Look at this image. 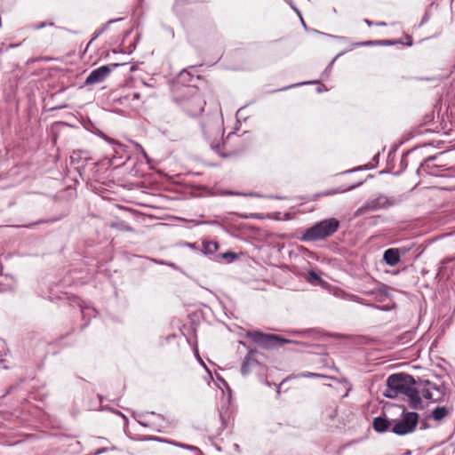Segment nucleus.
Wrapping results in <instances>:
<instances>
[{"mask_svg":"<svg viewBox=\"0 0 455 455\" xmlns=\"http://www.w3.org/2000/svg\"><path fill=\"white\" fill-rule=\"evenodd\" d=\"M415 379L412 376L405 373H395L387 379V387L383 392L384 396L391 399L400 395L409 398V405L412 409H421L422 401L419 392L415 387Z\"/></svg>","mask_w":455,"mask_h":455,"instance_id":"obj_1","label":"nucleus"},{"mask_svg":"<svg viewBox=\"0 0 455 455\" xmlns=\"http://www.w3.org/2000/svg\"><path fill=\"white\" fill-rule=\"evenodd\" d=\"M339 221L330 218L315 223L303 234L302 241H317L332 235L339 228Z\"/></svg>","mask_w":455,"mask_h":455,"instance_id":"obj_2","label":"nucleus"},{"mask_svg":"<svg viewBox=\"0 0 455 455\" xmlns=\"http://www.w3.org/2000/svg\"><path fill=\"white\" fill-rule=\"evenodd\" d=\"M419 421V414L413 411H402V418L392 419L393 427L391 431L398 435H404L413 432Z\"/></svg>","mask_w":455,"mask_h":455,"instance_id":"obj_3","label":"nucleus"},{"mask_svg":"<svg viewBox=\"0 0 455 455\" xmlns=\"http://www.w3.org/2000/svg\"><path fill=\"white\" fill-rule=\"evenodd\" d=\"M245 336L264 348H272L291 342L278 335L265 334L261 331H247Z\"/></svg>","mask_w":455,"mask_h":455,"instance_id":"obj_4","label":"nucleus"},{"mask_svg":"<svg viewBox=\"0 0 455 455\" xmlns=\"http://www.w3.org/2000/svg\"><path fill=\"white\" fill-rule=\"evenodd\" d=\"M398 204V200L395 198H389L384 195H380L378 197L368 201L364 206L359 208L356 211V215L362 214L366 211H377L379 209H386L394 206Z\"/></svg>","mask_w":455,"mask_h":455,"instance_id":"obj_5","label":"nucleus"},{"mask_svg":"<svg viewBox=\"0 0 455 455\" xmlns=\"http://www.w3.org/2000/svg\"><path fill=\"white\" fill-rule=\"evenodd\" d=\"M205 100L199 92H196L190 98L183 101L184 110L191 116H197L203 113L205 107Z\"/></svg>","mask_w":455,"mask_h":455,"instance_id":"obj_6","label":"nucleus"},{"mask_svg":"<svg viewBox=\"0 0 455 455\" xmlns=\"http://www.w3.org/2000/svg\"><path fill=\"white\" fill-rule=\"evenodd\" d=\"M119 65L118 63H112L93 69L86 77L84 84L91 85L103 82Z\"/></svg>","mask_w":455,"mask_h":455,"instance_id":"obj_7","label":"nucleus"},{"mask_svg":"<svg viewBox=\"0 0 455 455\" xmlns=\"http://www.w3.org/2000/svg\"><path fill=\"white\" fill-rule=\"evenodd\" d=\"M256 352V350L249 349L248 354L244 357L241 367V373L243 376L248 375L253 370H259V368L261 367L259 361L256 358H254V355Z\"/></svg>","mask_w":455,"mask_h":455,"instance_id":"obj_8","label":"nucleus"},{"mask_svg":"<svg viewBox=\"0 0 455 455\" xmlns=\"http://www.w3.org/2000/svg\"><path fill=\"white\" fill-rule=\"evenodd\" d=\"M443 153L441 152L438 155L431 156L424 160V162L420 164V167L418 171L422 170L427 172L430 175H437L436 170L440 167L435 164L434 162L437 159L438 156H442Z\"/></svg>","mask_w":455,"mask_h":455,"instance_id":"obj_9","label":"nucleus"},{"mask_svg":"<svg viewBox=\"0 0 455 455\" xmlns=\"http://www.w3.org/2000/svg\"><path fill=\"white\" fill-rule=\"evenodd\" d=\"M384 261L390 267H395L400 262V249L389 248L384 251Z\"/></svg>","mask_w":455,"mask_h":455,"instance_id":"obj_10","label":"nucleus"},{"mask_svg":"<svg viewBox=\"0 0 455 455\" xmlns=\"http://www.w3.org/2000/svg\"><path fill=\"white\" fill-rule=\"evenodd\" d=\"M372 427L376 432L384 433L390 427L392 428L393 423L392 420L379 416L373 419Z\"/></svg>","mask_w":455,"mask_h":455,"instance_id":"obj_11","label":"nucleus"},{"mask_svg":"<svg viewBox=\"0 0 455 455\" xmlns=\"http://www.w3.org/2000/svg\"><path fill=\"white\" fill-rule=\"evenodd\" d=\"M219 249V244L213 241H204L202 252L205 255H212Z\"/></svg>","mask_w":455,"mask_h":455,"instance_id":"obj_12","label":"nucleus"},{"mask_svg":"<svg viewBox=\"0 0 455 455\" xmlns=\"http://www.w3.org/2000/svg\"><path fill=\"white\" fill-rule=\"evenodd\" d=\"M450 412L451 410L445 406L436 407L432 411L433 419L436 421H440L443 419Z\"/></svg>","mask_w":455,"mask_h":455,"instance_id":"obj_13","label":"nucleus"},{"mask_svg":"<svg viewBox=\"0 0 455 455\" xmlns=\"http://www.w3.org/2000/svg\"><path fill=\"white\" fill-rule=\"evenodd\" d=\"M109 227L113 228H116V229H118V230H121V231H127V232H132L133 231V228L131 226H129L128 224H126L123 220L111 222L109 224Z\"/></svg>","mask_w":455,"mask_h":455,"instance_id":"obj_14","label":"nucleus"},{"mask_svg":"<svg viewBox=\"0 0 455 455\" xmlns=\"http://www.w3.org/2000/svg\"><path fill=\"white\" fill-rule=\"evenodd\" d=\"M121 20V19L109 20L107 23H105L104 25H102V27H101V28H100L96 29V30L94 31V33H93V36H92V40H95V39H96V38H98V37H99L102 33H104V32L108 29V26H109L110 24H112V23H114V22H116V21H118V20Z\"/></svg>","mask_w":455,"mask_h":455,"instance_id":"obj_15","label":"nucleus"},{"mask_svg":"<svg viewBox=\"0 0 455 455\" xmlns=\"http://www.w3.org/2000/svg\"><path fill=\"white\" fill-rule=\"evenodd\" d=\"M170 443H172L174 446L182 448V449H186V450H188V451H191L201 453L200 449L198 447H196V446H194V445H189V444L177 443V442H170Z\"/></svg>","mask_w":455,"mask_h":455,"instance_id":"obj_16","label":"nucleus"},{"mask_svg":"<svg viewBox=\"0 0 455 455\" xmlns=\"http://www.w3.org/2000/svg\"><path fill=\"white\" fill-rule=\"evenodd\" d=\"M421 394H422V396L425 398V399H427V400H438V398H434L433 397V393L431 391V388H424L422 391H421Z\"/></svg>","mask_w":455,"mask_h":455,"instance_id":"obj_17","label":"nucleus"},{"mask_svg":"<svg viewBox=\"0 0 455 455\" xmlns=\"http://www.w3.org/2000/svg\"><path fill=\"white\" fill-rule=\"evenodd\" d=\"M221 257L223 259L233 260V259L237 258V255L235 253H234V252L228 251V252L222 253Z\"/></svg>","mask_w":455,"mask_h":455,"instance_id":"obj_18","label":"nucleus"},{"mask_svg":"<svg viewBox=\"0 0 455 455\" xmlns=\"http://www.w3.org/2000/svg\"><path fill=\"white\" fill-rule=\"evenodd\" d=\"M427 385L428 386L427 387L428 388H431V391L432 390H436L440 394H442V387L436 386L435 384H433V383H431L429 381H427Z\"/></svg>","mask_w":455,"mask_h":455,"instance_id":"obj_19","label":"nucleus"},{"mask_svg":"<svg viewBox=\"0 0 455 455\" xmlns=\"http://www.w3.org/2000/svg\"><path fill=\"white\" fill-rule=\"evenodd\" d=\"M397 43H398L397 41L387 40V41H379L377 43V44H379V45H393V44H395Z\"/></svg>","mask_w":455,"mask_h":455,"instance_id":"obj_20","label":"nucleus"},{"mask_svg":"<svg viewBox=\"0 0 455 455\" xmlns=\"http://www.w3.org/2000/svg\"><path fill=\"white\" fill-rule=\"evenodd\" d=\"M308 275L312 280L318 281L320 279V275L315 271H309Z\"/></svg>","mask_w":455,"mask_h":455,"instance_id":"obj_21","label":"nucleus"},{"mask_svg":"<svg viewBox=\"0 0 455 455\" xmlns=\"http://www.w3.org/2000/svg\"><path fill=\"white\" fill-rule=\"evenodd\" d=\"M344 299H352L354 301H359V298L355 295H353V294H344L343 296Z\"/></svg>","mask_w":455,"mask_h":455,"instance_id":"obj_22","label":"nucleus"},{"mask_svg":"<svg viewBox=\"0 0 455 455\" xmlns=\"http://www.w3.org/2000/svg\"><path fill=\"white\" fill-rule=\"evenodd\" d=\"M302 377H306V378H316V377H320V374H317V373H312V372H307V373H303V374H302Z\"/></svg>","mask_w":455,"mask_h":455,"instance_id":"obj_23","label":"nucleus"},{"mask_svg":"<svg viewBox=\"0 0 455 455\" xmlns=\"http://www.w3.org/2000/svg\"><path fill=\"white\" fill-rule=\"evenodd\" d=\"M132 144L138 152L143 151V147L140 143L132 141Z\"/></svg>","mask_w":455,"mask_h":455,"instance_id":"obj_24","label":"nucleus"},{"mask_svg":"<svg viewBox=\"0 0 455 455\" xmlns=\"http://www.w3.org/2000/svg\"><path fill=\"white\" fill-rule=\"evenodd\" d=\"M45 26H46V23H45V22H40V23H38V24H36V25L35 26V28H36V29H41V28H44Z\"/></svg>","mask_w":455,"mask_h":455,"instance_id":"obj_25","label":"nucleus"},{"mask_svg":"<svg viewBox=\"0 0 455 455\" xmlns=\"http://www.w3.org/2000/svg\"><path fill=\"white\" fill-rule=\"evenodd\" d=\"M399 249H400V254L401 253L404 254L410 250V248H407V247H400Z\"/></svg>","mask_w":455,"mask_h":455,"instance_id":"obj_26","label":"nucleus"},{"mask_svg":"<svg viewBox=\"0 0 455 455\" xmlns=\"http://www.w3.org/2000/svg\"><path fill=\"white\" fill-rule=\"evenodd\" d=\"M140 153L143 156V157H144L146 160H148V159H149V157H148V154H147V152L145 151V149H144V148H143V151H140Z\"/></svg>","mask_w":455,"mask_h":455,"instance_id":"obj_27","label":"nucleus"},{"mask_svg":"<svg viewBox=\"0 0 455 455\" xmlns=\"http://www.w3.org/2000/svg\"><path fill=\"white\" fill-rule=\"evenodd\" d=\"M140 153L143 156V157H144L146 160H148V159H149V157H148V154H147V152L145 151V149H144V148H143V151H140Z\"/></svg>","mask_w":455,"mask_h":455,"instance_id":"obj_28","label":"nucleus"},{"mask_svg":"<svg viewBox=\"0 0 455 455\" xmlns=\"http://www.w3.org/2000/svg\"><path fill=\"white\" fill-rule=\"evenodd\" d=\"M140 98V94L139 92H134L132 94V100H139Z\"/></svg>","mask_w":455,"mask_h":455,"instance_id":"obj_29","label":"nucleus"},{"mask_svg":"<svg viewBox=\"0 0 455 455\" xmlns=\"http://www.w3.org/2000/svg\"><path fill=\"white\" fill-rule=\"evenodd\" d=\"M362 183H363V182H359V183H357V184H355V185H354V186L349 187L347 189H348V190H349V189H353V188H356V187H358V186L362 185Z\"/></svg>","mask_w":455,"mask_h":455,"instance_id":"obj_30","label":"nucleus"},{"mask_svg":"<svg viewBox=\"0 0 455 455\" xmlns=\"http://www.w3.org/2000/svg\"><path fill=\"white\" fill-rule=\"evenodd\" d=\"M187 245H188L189 248H191V249H196V243H187Z\"/></svg>","mask_w":455,"mask_h":455,"instance_id":"obj_31","label":"nucleus"},{"mask_svg":"<svg viewBox=\"0 0 455 455\" xmlns=\"http://www.w3.org/2000/svg\"><path fill=\"white\" fill-rule=\"evenodd\" d=\"M364 22L368 25V26H371L373 24L372 21L369 20H364Z\"/></svg>","mask_w":455,"mask_h":455,"instance_id":"obj_32","label":"nucleus"},{"mask_svg":"<svg viewBox=\"0 0 455 455\" xmlns=\"http://www.w3.org/2000/svg\"><path fill=\"white\" fill-rule=\"evenodd\" d=\"M331 64H332V62L329 65V67L327 68H325L324 73H329L330 72V68H331Z\"/></svg>","mask_w":455,"mask_h":455,"instance_id":"obj_33","label":"nucleus"},{"mask_svg":"<svg viewBox=\"0 0 455 455\" xmlns=\"http://www.w3.org/2000/svg\"><path fill=\"white\" fill-rule=\"evenodd\" d=\"M377 25L378 26H386V22H383V21L378 22Z\"/></svg>","mask_w":455,"mask_h":455,"instance_id":"obj_34","label":"nucleus"},{"mask_svg":"<svg viewBox=\"0 0 455 455\" xmlns=\"http://www.w3.org/2000/svg\"><path fill=\"white\" fill-rule=\"evenodd\" d=\"M60 28V29H63V30H66V31H68V32H70V33L72 32L70 29H68V28Z\"/></svg>","mask_w":455,"mask_h":455,"instance_id":"obj_35","label":"nucleus"},{"mask_svg":"<svg viewBox=\"0 0 455 455\" xmlns=\"http://www.w3.org/2000/svg\"><path fill=\"white\" fill-rule=\"evenodd\" d=\"M309 332H310V331H309V330H306V331H299V333H309Z\"/></svg>","mask_w":455,"mask_h":455,"instance_id":"obj_36","label":"nucleus"},{"mask_svg":"<svg viewBox=\"0 0 455 455\" xmlns=\"http://www.w3.org/2000/svg\"><path fill=\"white\" fill-rule=\"evenodd\" d=\"M198 359H199L200 363H201L203 365H204V366H205V364H204V361H203L199 356H198Z\"/></svg>","mask_w":455,"mask_h":455,"instance_id":"obj_37","label":"nucleus"},{"mask_svg":"<svg viewBox=\"0 0 455 455\" xmlns=\"http://www.w3.org/2000/svg\"><path fill=\"white\" fill-rule=\"evenodd\" d=\"M385 289H386V286H383L382 288L379 289V291L383 292V290H385Z\"/></svg>","mask_w":455,"mask_h":455,"instance_id":"obj_38","label":"nucleus"},{"mask_svg":"<svg viewBox=\"0 0 455 455\" xmlns=\"http://www.w3.org/2000/svg\"><path fill=\"white\" fill-rule=\"evenodd\" d=\"M42 222H43L42 220H39L38 222H36V224L42 223ZM34 225H36V223H34ZM30 226H33V224H31Z\"/></svg>","mask_w":455,"mask_h":455,"instance_id":"obj_39","label":"nucleus"},{"mask_svg":"<svg viewBox=\"0 0 455 455\" xmlns=\"http://www.w3.org/2000/svg\"><path fill=\"white\" fill-rule=\"evenodd\" d=\"M367 294H373V291H368Z\"/></svg>","mask_w":455,"mask_h":455,"instance_id":"obj_40","label":"nucleus"},{"mask_svg":"<svg viewBox=\"0 0 455 455\" xmlns=\"http://www.w3.org/2000/svg\"><path fill=\"white\" fill-rule=\"evenodd\" d=\"M372 44L371 42L365 43V44Z\"/></svg>","mask_w":455,"mask_h":455,"instance_id":"obj_41","label":"nucleus"},{"mask_svg":"<svg viewBox=\"0 0 455 455\" xmlns=\"http://www.w3.org/2000/svg\"><path fill=\"white\" fill-rule=\"evenodd\" d=\"M240 344H242V345L245 346V343H244V342H243V341H240Z\"/></svg>","mask_w":455,"mask_h":455,"instance_id":"obj_42","label":"nucleus"}]
</instances>
